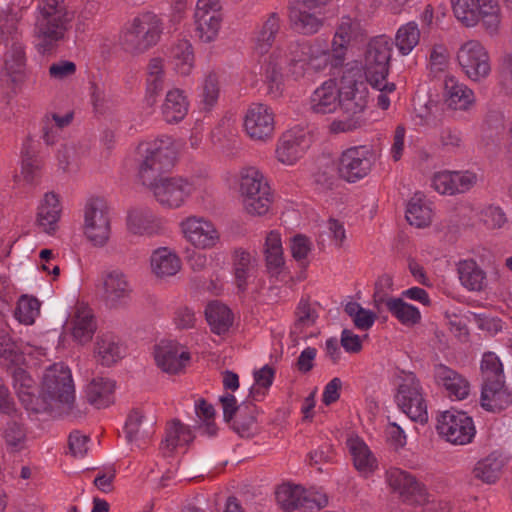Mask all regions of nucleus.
I'll return each instance as SVG.
<instances>
[{
    "instance_id": "f257e3e1",
    "label": "nucleus",
    "mask_w": 512,
    "mask_h": 512,
    "mask_svg": "<svg viewBox=\"0 0 512 512\" xmlns=\"http://www.w3.org/2000/svg\"><path fill=\"white\" fill-rule=\"evenodd\" d=\"M361 35L358 21L343 16L338 24L329 51L327 43L315 39L309 42L293 43L286 49L276 50L268 60V77L275 94L284 91V74L288 70L296 79L309 72H320L326 68H337L346 59L348 46Z\"/></svg>"
},
{
    "instance_id": "f03ea898",
    "label": "nucleus",
    "mask_w": 512,
    "mask_h": 512,
    "mask_svg": "<svg viewBox=\"0 0 512 512\" xmlns=\"http://www.w3.org/2000/svg\"><path fill=\"white\" fill-rule=\"evenodd\" d=\"M138 153L143 158L139 165V178L164 209H180L193 195L206 190V183L200 178L157 176L173 165L176 148L172 138L163 136L143 142L138 146Z\"/></svg>"
},
{
    "instance_id": "7ed1b4c3",
    "label": "nucleus",
    "mask_w": 512,
    "mask_h": 512,
    "mask_svg": "<svg viewBox=\"0 0 512 512\" xmlns=\"http://www.w3.org/2000/svg\"><path fill=\"white\" fill-rule=\"evenodd\" d=\"M73 20L74 12L63 0H40L34 12L33 24L38 50L45 53L65 41Z\"/></svg>"
},
{
    "instance_id": "20e7f679",
    "label": "nucleus",
    "mask_w": 512,
    "mask_h": 512,
    "mask_svg": "<svg viewBox=\"0 0 512 512\" xmlns=\"http://www.w3.org/2000/svg\"><path fill=\"white\" fill-rule=\"evenodd\" d=\"M339 112L341 118L332 121L329 129L333 133L351 132L366 124L368 88L363 81L356 80L351 73L340 81Z\"/></svg>"
},
{
    "instance_id": "39448f33",
    "label": "nucleus",
    "mask_w": 512,
    "mask_h": 512,
    "mask_svg": "<svg viewBox=\"0 0 512 512\" xmlns=\"http://www.w3.org/2000/svg\"><path fill=\"white\" fill-rule=\"evenodd\" d=\"M391 54L392 42L386 36H378L371 40L365 53L364 71L366 80L373 89L380 92L377 104L383 110L389 108L390 95H393L396 90L395 83L387 80Z\"/></svg>"
},
{
    "instance_id": "423d86ee",
    "label": "nucleus",
    "mask_w": 512,
    "mask_h": 512,
    "mask_svg": "<svg viewBox=\"0 0 512 512\" xmlns=\"http://www.w3.org/2000/svg\"><path fill=\"white\" fill-rule=\"evenodd\" d=\"M451 6L455 18L464 27L480 24L490 36L500 33L503 13L498 0H451Z\"/></svg>"
},
{
    "instance_id": "0eeeda50",
    "label": "nucleus",
    "mask_w": 512,
    "mask_h": 512,
    "mask_svg": "<svg viewBox=\"0 0 512 512\" xmlns=\"http://www.w3.org/2000/svg\"><path fill=\"white\" fill-rule=\"evenodd\" d=\"M238 191L244 211L251 216L266 215L273 203V192L266 176L256 167L242 168Z\"/></svg>"
},
{
    "instance_id": "6e6552de",
    "label": "nucleus",
    "mask_w": 512,
    "mask_h": 512,
    "mask_svg": "<svg viewBox=\"0 0 512 512\" xmlns=\"http://www.w3.org/2000/svg\"><path fill=\"white\" fill-rule=\"evenodd\" d=\"M162 32V19L154 12H143L126 24L121 35V43L128 51L141 53L155 46Z\"/></svg>"
},
{
    "instance_id": "1a4fd4ad",
    "label": "nucleus",
    "mask_w": 512,
    "mask_h": 512,
    "mask_svg": "<svg viewBox=\"0 0 512 512\" xmlns=\"http://www.w3.org/2000/svg\"><path fill=\"white\" fill-rule=\"evenodd\" d=\"M82 233L85 239L94 247H104L112 233V218L110 209L104 199L89 198L82 211Z\"/></svg>"
},
{
    "instance_id": "9d476101",
    "label": "nucleus",
    "mask_w": 512,
    "mask_h": 512,
    "mask_svg": "<svg viewBox=\"0 0 512 512\" xmlns=\"http://www.w3.org/2000/svg\"><path fill=\"white\" fill-rule=\"evenodd\" d=\"M455 60L462 74L473 83H483L492 73L490 53L478 39H468L461 43Z\"/></svg>"
},
{
    "instance_id": "9b49d317",
    "label": "nucleus",
    "mask_w": 512,
    "mask_h": 512,
    "mask_svg": "<svg viewBox=\"0 0 512 512\" xmlns=\"http://www.w3.org/2000/svg\"><path fill=\"white\" fill-rule=\"evenodd\" d=\"M395 401L398 407L413 421H428L427 404L419 379L412 372L401 371L396 376Z\"/></svg>"
},
{
    "instance_id": "f8f14e48",
    "label": "nucleus",
    "mask_w": 512,
    "mask_h": 512,
    "mask_svg": "<svg viewBox=\"0 0 512 512\" xmlns=\"http://www.w3.org/2000/svg\"><path fill=\"white\" fill-rule=\"evenodd\" d=\"M182 239L196 250H212L221 243V232L208 217L190 214L178 224Z\"/></svg>"
},
{
    "instance_id": "ddd939ff",
    "label": "nucleus",
    "mask_w": 512,
    "mask_h": 512,
    "mask_svg": "<svg viewBox=\"0 0 512 512\" xmlns=\"http://www.w3.org/2000/svg\"><path fill=\"white\" fill-rule=\"evenodd\" d=\"M280 29V21L279 17L272 13L270 14L266 20L259 26L254 35V44H253V54L257 57L258 62L261 65V70L265 75V81L268 87V94L273 98H278L282 95L283 91L279 94H275L271 90V81L268 77V60L271 55L279 49H286L287 46L293 43H299L298 41H292L285 44L278 45L271 52L272 45L275 41L276 35L278 34Z\"/></svg>"
},
{
    "instance_id": "4468645a",
    "label": "nucleus",
    "mask_w": 512,
    "mask_h": 512,
    "mask_svg": "<svg viewBox=\"0 0 512 512\" xmlns=\"http://www.w3.org/2000/svg\"><path fill=\"white\" fill-rule=\"evenodd\" d=\"M42 400L70 404L75 399V386L71 370L63 363H56L46 369L41 383Z\"/></svg>"
},
{
    "instance_id": "2eb2a0df",
    "label": "nucleus",
    "mask_w": 512,
    "mask_h": 512,
    "mask_svg": "<svg viewBox=\"0 0 512 512\" xmlns=\"http://www.w3.org/2000/svg\"><path fill=\"white\" fill-rule=\"evenodd\" d=\"M438 434L454 445H466L472 442L476 429L472 417L466 412L447 410L437 419Z\"/></svg>"
},
{
    "instance_id": "dca6fc26",
    "label": "nucleus",
    "mask_w": 512,
    "mask_h": 512,
    "mask_svg": "<svg viewBox=\"0 0 512 512\" xmlns=\"http://www.w3.org/2000/svg\"><path fill=\"white\" fill-rule=\"evenodd\" d=\"M193 20L195 35L200 42L216 41L223 22L221 1L197 0Z\"/></svg>"
},
{
    "instance_id": "f3484780",
    "label": "nucleus",
    "mask_w": 512,
    "mask_h": 512,
    "mask_svg": "<svg viewBox=\"0 0 512 512\" xmlns=\"http://www.w3.org/2000/svg\"><path fill=\"white\" fill-rule=\"evenodd\" d=\"M385 480L388 487L403 502L414 505L428 501L426 486L408 471L396 467L390 468L386 471Z\"/></svg>"
},
{
    "instance_id": "a211bd4d",
    "label": "nucleus",
    "mask_w": 512,
    "mask_h": 512,
    "mask_svg": "<svg viewBox=\"0 0 512 512\" xmlns=\"http://www.w3.org/2000/svg\"><path fill=\"white\" fill-rule=\"evenodd\" d=\"M374 162V152L367 145L346 149L339 158V176L347 182L354 183L366 177Z\"/></svg>"
},
{
    "instance_id": "6ab92c4d",
    "label": "nucleus",
    "mask_w": 512,
    "mask_h": 512,
    "mask_svg": "<svg viewBox=\"0 0 512 512\" xmlns=\"http://www.w3.org/2000/svg\"><path fill=\"white\" fill-rule=\"evenodd\" d=\"M243 128L247 136L259 142L272 139L275 130V114L263 103H252L243 117Z\"/></svg>"
},
{
    "instance_id": "aec40b11",
    "label": "nucleus",
    "mask_w": 512,
    "mask_h": 512,
    "mask_svg": "<svg viewBox=\"0 0 512 512\" xmlns=\"http://www.w3.org/2000/svg\"><path fill=\"white\" fill-rule=\"evenodd\" d=\"M157 367L168 374H179L189 365L191 354L187 347L177 341L163 340L154 347Z\"/></svg>"
},
{
    "instance_id": "412c9836",
    "label": "nucleus",
    "mask_w": 512,
    "mask_h": 512,
    "mask_svg": "<svg viewBox=\"0 0 512 512\" xmlns=\"http://www.w3.org/2000/svg\"><path fill=\"white\" fill-rule=\"evenodd\" d=\"M310 146L309 135L300 128L284 132L275 147V157L285 166L295 165L306 153Z\"/></svg>"
},
{
    "instance_id": "4be33fe9",
    "label": "nucleus",
    "mask_w": 512,
    "mask_h": 512,
    "mask_svg": "<svg viewBox=\"0 0 512 512\" xmlns=\"http://www.w3.org/2000/svg\"><path fill=\"white\" fill-rule=\"evenodd\" d=\"M478 175L470 170L436 172L431 185L441 195H457L470 191L478 183Z\"/></svg>"
},
{
    "instance_id": "5701e85b",
    "label": "nucleus",
    "mask_w": 512,
    "mask_h": 512,
    "mask_svg": "<svg viewBox=\"0 0 512 512\" xmlns=\"http://www.w3.org/2000/svg\"><path fill=\"white\" fill-rule=\"evenodd\" d=\"M3 55L2 80L19 87L26 78V56L23 44L17 39L5 43Z\"/></svg>"
},
{
    "instance_id": "b1692460",
    "label": "nucleus",
    "mask_w": 512,
    "mask_h": 512,
    "mask_svg": "<svg viewBox=\"0 0 512 512\" xmlns=\"http://www.w3.org/2000/svg\"><path fill=\"white\" fill-rule=\"evenodd\" d=\"M323 8L309 0H298L290 12L293 27L303 34H314L323 25Z\"/></svg>"
},
{
    "instance_id": "393cba45",
    "label": "nucleus",
    "mask_w": 512,
    "mask_h": 512,
    "mask_svg": "<svg viewBox=\"0 0 512 512\" xmlns=\"http://www.w3.org/2000/svg\"><path fill=\"white\" fill-rule=\"evenodd\" d=\"M62 202L59 194L46 192L40 199L36 211V225L42 232L55 235L62 216Z\"/></svg>"
},
{
    "instance_id": "a878e982",
    "label": "nucleus",
    "mask_w": 512,
    "mask_h": 512,
    "mask_svg": "<svg viewBox=\"0 0 512 512\" xmlns=\"http://www.w3.org/2000/svg\"><path fill=\"white\" fill-rule=\"evenodd\" d=\"M13 387L26 410L39 413L46 410V402L42 400V395L35 394L37 390L36 382L21 367H16L12 372Z\"/></svg>"
},
{
    "instance_id": "bb28decb",
    "label": "nucleus",
    "mask_w": 512,
    "mask_h": 512,
    "mask_svg": "<svg viewBox=\"0 0 512 512\" xmlns=\"http://www.w3.org/2000/svg\"><path fill=\"white\" fill-rule=\"evenodd\" d=\"M339 86L332 80H326L311 93L308 101L309 110L316 115L339 112Z\"/></svg>"
},
{
    "instance_id": "cd10ccee",
    "label": "nucleus",
    "mask_w": 512,
    "mask_h": 512,
    "mask_svg": "<svg viewBox=\"0 0 512 512\" xmlns=\"http://www.w3.org/2000/svg\"><path fill=\"white\" fill-rule=\"evenodd\" d=\"M434 380L442 387L447 396L454 400H463L470 393V383L465 376L452 368L439 364L434 368Z\"/></svg>"
},
{
    "instance_id": "c85d7f7f",
    "label": "nucleus",
    "mask_w": 512,
    "mask_h": 512,
    "mask_svg": "<svg viewBox=\"0 0 512 512\" xmlns=\"http://www.w3.org/2000/svg\"><path fill=\"white\" fill-rule=\"evenodd\" d=\"M104 298L111 307L125 305L131 297L132 285L128 276L120 270H112L103 278Z\"/></svg>"
},
{
    "instance_id": "c756f323",
    "label": "nucleus",
    "mask_w": 512,
    "mask_h": 512,
    "mask_svg": "<svg viewBox=\"0 0 512 512\" xmlns=\"http://www.w3.org/2000/svg\"><path fill=\"white\" fill-rule=\"evenodd\" d=\"M444 102L455 111H467L475 104L474 91L453 75L444 79Z\"/></svg>"
},
{
    "instance_id": "7c9ffc66",
    "label": "nucleus",
    "mask_w": 512,
    "mask_h": 512,
    "mask_svg": "<svg viewBox=\"0 0 512 512\" xmlns=\"http://www.w3.org/2000/svg\"><path fill=\"white\" fill-rule=\"evenodd\" d=\"M265 265L271 277L279 279L286 273V262L282 238L279 231L272 230L267 233L263 245Z\"/></svg>"
},
{
    "instance_id": "2f4dec72",
    "label": "nucleus",
    "mask_w": 512,
    "mask_h": 512,
    "mask_svg": "<svg viewBox=\"0 0 512 512\" xmlns=\"http://www.w3.org/2000/svg\"><path fill=\"white\" fill-rule=\"evenodd\" d=\"M1 437L8 453H20L27 447L28 431L19 412L8 415L1 430Z\"/></svg>"
},
{
    "instance_id": "473e14b6",
    "label": "nucleus",
    "mask_w": 512,
    "mask_h": 512,
    "mask_svg": "<svg viewBox=\"0 0 512 512\" xmlns=\"http://www.w3.org/2000/svg\"><path fill=\"white\" fill-rule=\"evenodd\" d=\"M182 268V261L178 254L168 248L160 247L150 256V269L158 279H167L175 276Z\"/></svg>"
},
{
    "instance_id": "72a5a7b5",
    "label": "nucleus",
    "mask_w": 512,
    "mask_h": 512,
    "mask_svg": "<svg viewBox=\"0 0 512 512\" xmlns=\"http://www.w3.org/2000/svg\"><path fill=\"white\" fill-rule=\"evenodd\" d=\"M116 383L114 380L97 376L92 378L84 388V396L89 404L100 409L111 405L115 399Z\"/></svg>"
},
{
    "instance_id": "f704fd0d",
    "label": "nucleus",
    "mask_w": 512,
    "mask_h": 512,
    "mask_svg": "<svg viewBox=\"0 0 512 512\" xmlns=\"http://www.w3.org/2000/svg\"><path fill=\"white\" fill-rule=\"evenodd\" d=\"M375 297H377L375 295ZM376 302L384 303L389 313L401 325L412 328L422 322V314L418 307L406 302L400 296L398 297H379L375 298Z\"/></svg>"
},
{
    "instance_id": "c9c22d12",
    "label": "nucleus",
    "mask_w": 512,
    "mask_h": 512,
    "mask_svg": "<svg viewBox=\"0 0 512 512\" xmlns=\"http://www.w3.org/2000/svg\"><path fill=\"white\" fill-rule=\"evenodd\" d=\"M347 448L353 465L359 474L368 477L378 468V462L368 445L359 437L353 436L347 439Z\"/></svg>"
},
{
    "instance_id": "e433bc0d",
    "label": "nucleus",
    "mask_w": 512,
    "mask_h": 512,
    "mask_svg": "<svg viewBox=\"0 0 512 512\" xmlns=\"http://www.w3.org/2000/svg\"><path fill=\"white\" fill-rule=\"evenodd\" d=\"M126 225L130 233L139 236H151L161 230V221L147 208L129 210Z\"/></svg>"
},
{
    "instance_id": "4c0bfd02",
    "label": "nucleus",
    "mask_w": 512,
    "mask_h": 512,
    "mask_svg": "<svg viewBox=\"0 0 512 512\" xmlns=\"http://www.w3.org/2000/svg\"><path fill=\"white\" fill-rule=\"evenodd\" d=\"M481 406L489 412H499L512 403V394L503 380L485 382L481 392Z\"/></svg>"
},
{
    "instance_id": "58836bf2",
    "label": "nucleus",
    "mask_w": 512,
    "mask_h": 512,
    "mask_svg": "<svg viewBox=\"0 0 512 512\" xmlns=\"http://www.w3.org/2000/svg\"><path fill=\"white\" fill-rule=\"evenodd\" d=\"M126 349L119 339L113 335L98 336L95 342L94 357L103 366H112L121 360Z\"/></svg>"
},
{
    "instance_id": "ea45409f",
    "label": "nucleus",
    "mask_w": 512,
    "mask_h": 512,
    "mask_svg": "<svg viewBox=\"0 0 512 512\" xmlns=\"http://www.w3.org/2000/svg\"><path fill=\"white\" fill-rule=\"evenodd\" d=\"M457 273L461 285L468 291L480 292L487 285L486 272L474 259H464L457 264Z\"/></svg>"
},
{
    "instance_id": "a19ab883",
    "label": "nucleus",
    "mask_w": 512,
    "mask_h": 512,
    "mask_svg": "<svg viewBox=\"0 0 512 512\" xmlns=\"http://www.w3.org/2000/svg\"><path fill=\"white\" fill-rule=\"evenodd\" d=\"M169 60L173 70L180 76H189L195 67L193 46L189 40L176 41L169 50Z\"/></svg>"
},
{
    "instance_id": "79ce46f5",
    "label": "nucleus",
    "mask_w": 512,
    "mask_h": 512,
    "mask_svg": "<svg viewBox=\"0 0 512 512\" xmlns=\"http://www.w3.org/2000/svg\"><path fill=\"white\" fill-rule=\"evenodd\" d=\"M256 259L242 248L235 249L232 254V269L234 282L238 290L245 291L253 276Z\"/></svg>"
},
{
    "instance_id": "37998d69",
    "label": "nucleus",
    "mask_w": 512,
    "mask_h": 512,
    "mask_svg": "<svg viewBox=\"0 0 512 512\" xmlns=\"http://www.w3.org/2000/svg\"><path fill=\"white\" fill-rule=\"evenodd\" d=\"M189 109V102L183 90L173 88L165 96L162 113L169 123H177L184 119Z\"/></svg>"
},
{
    "instance_id": "c03bdc74",
    "label": "nucleus",
    "mask_w": 512,
    "mask_h": 512,
    "mask_svg": "<svg viewBox=\"0 0 512 512\" xmlns=\"http://www.w3.org/2000/svg\"><path fill=\"white\" fill-rule=\"evenodd\" d=\"M205 315L212 332L217 335L227 333L234 322V316L230 308L217 301L207 305Z\"/></svg>"
},
{
    "instance_id": "a18cd8bd",
    "label": "nucleus",
    "mask_w": 512,
    "mask_h": 512,
    "mask_svg": "<svg viewBox=\"0 0 512 512\" xmlns=\"http://www.w3.org/2000/svg\"><path fill=\"white\" fill-rule=\"evenodd\" d=\"M31 347L26 345L21 348L12 341L8 332L0 330V364L11 367L24 361L25 354H31Z\"/></svg>"
},
{
    "instance_id": "49530a36",
    "label": "nucleus",
    "mask_w": 512,
    "mask_h": 512,
    "mask_svg": "<svg viewBox=\"0 0 512 512\" xmlns=\"http://www.w3.org/2000/svg\"><path fill=\"white\" fill-rule=\"evenodd\" d=\"M96 330V324L90 308L78 306L73 319L72 335L79 343H86L91 340Z\"/></svg>"
},
{
    "instance_id": "de8ad7c7",
    "label": "nucleus",
    "mask_w": 512,
    "mask_h": 512,
    "mask_svg": "<svg viewBox=\"0 0 512 512\" xmlns=\"http://www.w3.org/2000/svg\"><path fill=\"white\" fill-rule=\"evenodd\" d=\"M504 465L503 457L494 452L477 462L474 475L487 484H493L500 478Z\"/></svg>"
},
{
    "instance_id": "09e8293b",
    "label": "nucleus",
    "mask_w": 512,
    "mask_h": 512,
    "mask_svg": "<svg viewBox=\"0 0 512 512\" xmlns=\"http://www.w3.org/2000/svg\"><path fill=\"white\" fill-rule=\"evenodd\" d=\"M433 212L429 204H427L421 195H414L407 204L406 219L417 227L423 228L430 225Z\"/></svg>"
},
{
    "instance_id": "8fccbe9b",
    "label": "nucleus",
    "mask_w": 512,
    "mask_h": 512,
    "mask_svg": "<svg viewBox=\"0 0 512 512\" xmlns=\"http://www.w3.org/2000/svg\"><path fill=\"white\" fill-rule=\"evenodd\" d=\"M194 435L189 426L178 420L171 421L166 429V437L163 442V449L168 452L174 451L179 446L192 442Z\"/></svg>"
},
{
    "instance_id": "3c124183",
    "label": "nucleus",
    "mask_w": 512,
    "mask_h": 512,
    "mask_svg": "<svg viewBox=\"0 0 512 512\" xmlns=\"http://www.w3.org/2000/svg\"><path fill=\"white\" fill-rule=\"evenodd\" d=\"M152 423L145 419L138 411H132L125 423L126 438L129 442H139L148 439L151 435Z\"/></svg>"
},
{
    "instance_id": "603ef678",
    "label": "nucleus",
    "mask_w": 512,
    "mask_h": 512,
    "mask_svg": "<svg viewBox=\"0 0 512 512\" xmlns=\"http://www.w3.org/2000/svg\"><path fill=\"white\" fill-rule=\"evenodd\" d=\"M420 29L414 21L401 25L395 35V45L399 53L406 56L418 45L420 41Z\"/></svg>"
},
{
    "instance_id": "864d4df0",
    "label": "nucleus",
    "mask_w": 512,
    "mask_h": 512,
    "mask_svg": "<svg viewBox=\"0 0 512 512\" xmlns=\"http://www.w3.org/2000/svg\"><path fill=\"white\" fill-rule=\"evenodd\" d=\"M276 501L285 511H293L304 505V488L300 485L283 484L276 490Z\"/></svg>"
},
{
    "instance_id": "5fc2aeb1",
    "label": "nucleus",
    "mask_w": 512,
    "mask_h": 512,
    "mask_svg": "<svg viewBox=\"0 0 512 512\" xmlns=\"http://www.w3.org/2000/svg\"><path fill=\"white\" fill-rule=\"evenodd\" d=\"M40 308L41 303L36 297L22 295L17 301L14 316L21 324L32 325L40 315Z\"/></svg>"
},
{
    "instance_id": "6e6d98bb",
    "label": "nucleus",
    "mask_w": 512,
    "mask_h": 512,
    "mask_svg": "<svg viewBox=\"0 0 512 512\" xmlns=\"http://www.w3.org/2000/svg\"><path fill=\"white\" fill-rule=\"evenodd\" d=\"M199 97L204 110L211 111L216 106L220 97V81L216 73L209 72L205 76Z\"/></svg>"
},
{
    "instance_id": "4d7b16f0",
    "label": "nucleus",
    "mask_w": 512,
    "mask_h": 512,
    "mask_svg": "<svg viewBox=\"0 0 512 512\" xmlns=\"http://www.w3.org/2000/svg\"><path fill=\"white\" fill-rule=\"evenodd\" d=\"M254 384L250 389V396L255 401H261L266 396L269 388L273 384L275 370L270 365H264L254 371Z\"/></svg>"
},
{
    "instance_id": "13d9d810",
    "label": "nucleus",
    "mask_w": 512,
    "mask_h": 512,
    "mask_svg": "<svg viewBox=\"0 0 512 512\" xmlns=\"http://www.w3.org/2000/svg\"><path fill=\"white\" fill-rule=\"evenodd\" d=\"M256 408L255 406H246L240 409L236 416L233 429L241 437H250L256 431Z\"/></svg>"
},
{
    "instance_id": "bf43d9fd",
    "label": "nucleus",
    "mask_w": 512,
    "mask_h": 512,
    "mask_svg": "<svg viewBox=\"0 0 512 512\" xmlns=\"http://www.w3.org/2000/svg\"><path fill=\"white\" fill-rule=\"evenodd\" d=\"M195 412L201 422L199 425L200 431L208 436H214L217 431L214 423V407L204 399H199L195 402Z\"/></svg>"
},
{
    "instance_id": "052dcab7",
    "label": "nucleus",
    "mask_w": 512,
    "mask_h": 512,
    "mask_svg": "<svg viewBox=\"0 0 512 512\" xmlns=\"http://www.w3.org/2000/svg\"><path fill=\"white\" fill-rule=\"evenodd\" d=\"M480 221L488 230H500L508 224V217L502 207L489 205L481 210Z\"/></svg>"
},
{
    "instance_id": "680f3d73",
    "label": "nucleus",
    "mask_w": 512,
    "mask_h": 512,
    "mask_svg": "<svg viewBox=\"0 0 512 512\" xmlns=\"http://www.w3.org/2000/svg\"><path fill=\"white\" fill-rule=\"evenodd\" d=\"M480 369L485 377V382L502 380L504 377L503 364L494 352L488 351L483 354Z\"/></svg>"
},
{
    "instance_id": "e2e57ef3",
    "label": "nucleus",
    "mask_w": 512,
    "mask_h": 512,
    "mask_svg": "<svg viewBox=\"0 0 512 512\" xmlns=\"http://www.w3.org/2000/svg\"><path fill=\"white\" fill-rule=\"evenodd\" d=\"M345 312L351 317L354 325L360 330H368L375 322L376 315L356 302H348Z\"/></svg>"
},
{
    "instance_id": "0e129e2a",
    "label": "nucleus",
    "mask_w": 512,
    "mask_h": 512,
    "mask_svg": "<svg viewBox=\"0 0 512 512\" xmlns=\"http://www.w3.org/2000/svg\"><path fill=\"white\" fill-rule=\"evenodd\" d=\"M317 317L318 315L311 304L301 300L296 309L295 330H299L302 333L303 329L315 324Z\"/></svg>"
},
{
    "instance_id": "69168bd1",
    "label": "nucleus",
    "mask_w": 512,
    "mask_h": 512,
    "mask_svg": "<svg viewBox=\"0 0 512 512\" xmlns=\"http://www.w3.org/2000/svg\"><path fill=\"white\" fill-rule=\"evenodd\" d=\"M313 244L309 238L303 235H296L292 238L290 250L292 257L301 264H306Z\"/></svg>"
},
{
    "instance_id": "338daca9",
    "label": "nucleus",
    "mask_w": 512,
    "mask_h": 512,
    "mask_svg": "<svg viewBox=\"0 0 512 512\" xmlns=\"http://www.w3.org/2000/svg\"><path fill=\"white\" fill-rule=\"evenodd\" d=\"M449 65V52L446 46L442 44L434 45L430 52L429 68L430 71L437 74L446 70Z\"/></svg>"
},
{
    "instance_id": "774afa93",
    "label": "nucleus",
    "mask_w": 512,
    "mask_h": 512,
    "mask_svg": "<svg viewBox=\"0 0 512 512\" xmlns=\"http://www.w3.org/2000/svg\"><path fill=\"white\" fill-rule=\"evenodd\" d=\"M497 71L501 86L512 95V52L504 53L500 57Z\"/></svg>"
}]
</instances>
